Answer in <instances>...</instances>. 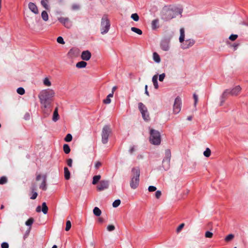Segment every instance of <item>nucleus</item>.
Instances as JSON below:
<instances>
[{
    "instance_id": "nucleus-1",
    "label": "nucleus",
    "mask_w": 248,
    "mask_h": 248,
    "mask_svg": "<svg viewBox=\"0 0 248 248\" xmlns=\"http://www.w3.org/2000/svg\"><path fill=\"white\" fill-rule=\"evenodd\" d=\"M48 20V16H27L26 21L29 27L35 31L43 29L46 25V22Z\"/></svg>"
},
{
    "instance_id": "nucleus-2",
    "label": "nucleus",
    "mask_w": 248,
    "mask_h": 248,
    "mask_svg": "<svg viewBox=\"0 0 248 248\" xmlns=\"http://www.w3.org/2000/svg\"><path fill=\"white\" fill-rule=\"evenodd\" d=\"M55 94L54 91L51 89L42 90L38 94V98L42 106L45 108H48L50 105Z\"/></svg>"
},
{
    "instance_id": "nucleus-3",
    "label": "nucleus",
    "mask_w": 248,
    "mask_h": 248,
    "mask_svg": "<svg viewBox=\"0 0 248 248\" xmlns=\"http://www.w3.org/2000/svg\"><path fill=\"white\" fill-rule=\"evenodd\" d=\"M140 170L139 167H134L132 169V176L130 183V187L136 189L139 185Z\"/></svg>"
},
{
    "instance_id": "nucleus-4",
    "label": "nucleus",
    "mask_w": 248,
    "mask_h": 248,
    "mask_svg": "<svg viewBox=\"0 0 248 248\" xmlns=\"http://www.w3.org/2000/svg\"><path fill=\"white\" fill-rule=\"evenodd\" d=\"M162 11L166 14L178 15L182 14L183 9L181 7L168 5L164 6L163 8Z\"/></svg>"
},
{
    "instance_id": "nucleus-5",
    "label": "nucleus",
    "mask_w": 248,
    "mask_h": 248,
    "mask_svg": "<svg viewBox=\"0 0 248 248\" xmlns=\"http://www.w3.org/2000/svg\"><path fill=\"white\" fill-rule=\"evenodd\" d=\"M150 142L156 145H158L161 142V136L160 133L155 129L150 130Z\"/></svg>"
},
{
    "instance_id": "nucleus-6",
    "label": "nucleus",
    "mask_w": 248,
    "mask_h": 248,
    "mask_svg": "<svg viewBox=\"0 0 248 248\" xmlns=\"http://www.w3.org/2000/svg\"><path fill=\"white\" fill-rule=\"evenodd\" d=\"M110 27V23L109 20L107 16H103L100 24L101 33L102 34L107 33Z\"/></svg>"
},
{
    "instance_id": "nucleus-7",
    "label": "nucleus",
    "mask_w": 248,
    "mask_h": 248,
    "mask_svg": "<svg viewBox=\"0 0 248 248\" xmlns=\"http://www.w3.org/2000/svg\"><path fill=\"white\" fill-rule=\"evenodd\" d=\"M171 153L169 149L165 150V156L162 161V167L165 170H168L170 167Z\"/></svg>"
},
{
    "instance_id": "nucleus-8",
    "label": "nucleus",
    "mask_w": 248,
    "mask_h": 248,
    "mask_svg": "<svg viewBox=\"0 0 248 248\" xmlns=\"http://www.w3.org/2000/svg\"><path fill=\"white\" fill-rule=\"evenodd\" d=\"M111 130L110 126L108 125H105L103 129L101 134L102 142L103 144H106L108 142V138Z\"/></svg>"
},
{
    "instance_id": "nucleus-9",
    "label": "nucleus",
    "mask_w": 248,
    "mask_h": 248,
    "mask_svg": "<svg viewBox=\"0 0 248 248\" xmlns=\"http://www.w3.org/2000/svg\"><path fill=\"white\" fill-rule=\"evenodd\" d=\"M58 20L66 28H70L73 25V21L67 16H60Z\"/></svg>"
},
{
    "instance_id": "nucleus-10",
    "label": "nucleus",
    "mask_w": 248,
    "mask_h": 248,
    "mask_svg": "<svg viewBox=\"0 0 248 248\" xmlns=\"http://www.w3.org/2000/svg\"><path fill=\"white\" fill-rule=\"evenodd\" d=\"M181 109V100L179 97H177L174 101L173 107V113L175 114L178 113Z\"/></svg>"
},
{
    "instance_id": "nucleus-11",
    "label": "nucleus",
    "mask_w": 248,
    "mask_h": 248,
    "mask_svg": "<svg viewBox=\"0 0 248 248\" xmlns=\"http://www.w3.org/2000/svg\"><path fill=\"white\" fill-rule=\"evenodd\" d=\"M195 43V41L192 39H189L184 41L181 44V47L183 49H187L192 46Z\"/></svg>"
},
{
    "instance_id": "nucleus-12",
    "label": "nucleus",
    "mask_w": 248,
    "mask_h": 248,
    "mask_svg": "<svg viewBox=\"0 0 248 248\" xmlns=\"http://www.w3.org/2000/svg\"><path fill=\"white\" fill-rule=\"evenodd\" d=\"M109 182L108 180H102L97 186V190L100 191L108 188Z\"/></svg>"
},
{
    "instance_id": "nucleus-13",
    "label": "nucleus",
    "mask_w": 248,
    "mask_h": 248,
    "mask_svg": "<svg viewBox=\"0 0 248 248\" xmlns=\"http://www.w3.org/2000/svg\"><path fill=\"white\" fill-rule=\"evenodd\" d=\"M228 90L230 95L232 96H237L241 92L242 88L239 85H237L232 89Z\"/></svg>"
},
{
    "instance_id": "nucleus-14",
    "label": "nucleus",
    "mask_w": 248,
    "mask_h": 248,
    "mask_svg": "<svg viewBox=\"0 0 248 248\" xmlns=\"http://www.w3.org/2000/svg\"><path fill=\"white\" fill-rule=\"evenodd\" d=\"M170 41L167 39H164L161 41L160 47L161 49L165 51H168L170 49Z\"/></svg>"
},
{
    "instance_id": "nucleus-15",
    "label": "nucleus",
    "mask_w": 248,
    "mask_h": 248,
    "mask_svg": "<svg viewBox=\"0 0 248 248\" xmlns=\"http://www.w3.org/2000/svg\"><path fill=\"white\" fill-rule=\"evenodd\" d=\"M80 53V50L78 48H71L68 53V55L70 57H77Z\"/></svg>"
},
{
    "instance_id": "nucleus-16",
    "label": "nucleus",
    "mask_w": 248,
    "mask_h": 248,
    "mask_svg": "<svg viewBox=\"0 0 248 248\" xmlns=\"http://www.w3.org/2000/svg\"><path fill=\"white\" fill-rule=\"evenodd\" d=\"M91 53L89 50L83 51L81 54V58L83 61H89L91 58Z\"/></svg>"
},
{
    "instance_id": "nucleus-17",
    "label": "nucleus",
    "mask_w": 248,
    "mask_h": 248,
    "mask_svg": "<svg viewBox=\"0 0 248 248\" xmlns=\"http://www.w3.org/2000/svg\"><path fill=\"white\" fill-rule=\"evenodd\" d=\"M228 95H230L229 93V90L227 89L224 91V92L220 96V106H222L223 105Z\"/></svg>"
},
{
    "instance_id": "nucleus-18",
    "label": "nucleus",
    "mask_w": 248,
    "mask_h": 248,
    "mask_svg": "<svg viewBox=\"0 0 248 248\" xmlns=\"http://www.w3.org/2000/svg\"><path fill=\"white\" fill-rule=\"evenodd\" d=\"M43 178V181L41 183V184L40 185L39 187L40 189H42L43 190H46L47 189V186H46V175H44L42 176Z\"/></svg>"
},
{
    "instance_id": "nucleus-19",
    "label": "nucleus",
    "mask_w": 248,
    "mask_h": 248,
    "mask_svg": "<svg viewBox=\"0 0 248 248\" xmlns=\"http://www.w3.org/2000/svg\"><path fill=\"white\" fill-rule=\"evenodd\" d=\"M36 185L35 184H33L31 187V189L32 192V195L31 197V199L32 200L35 199L38 195L37 193L35 191L36 190Z\"/></svg>"
},
{
    "instance_id": "nucleus-20",
    "label": "nucleus",
    "mask_w": 248,
    "mask_h": 248,
    "mask_svg": "<svg viewBox=\"0 0 248 248\" xmlns=\"http://www.w3.org/2000/svg\"><path fill=\"white\" fill-rule=\"evenodd\" d=\"M29 8L34 14H38V9L36 5L30 2L29 3Z\"/></svg>"
},
{
    "instance_id": "nucleus-21",
    "label": "nucleus",
    "mask_w": 248,
    "mask_h": 248,
    "mask_svg": "<svg viewBox=\"0 0 248 248\" xmlns=\"http://www.w3.org/2000/svg\"><path fill=\"white\" fill-rule=\"evenodd\" d=\"M151 27L153 30H155L159 27L158 19H155L152 21L151 23Z\"/></svg>"
},
{
    "instance_id": "nucleus-22",
    "label": "nucleus",
    "mask_w": 248,
    "mask_h": 248,
    "mask_svg": "<svg viewBox=\"0 0 248 248\" xmlns=\"http://www.w3.org/2000/svg\"><path fill=\"white\" fill-rule=\"evenodd\" d=\"M180 35L179 37V41L180 43H182L185 41V29L183 28H182L180 30Z\"/></svg>"
},
{
    "instance_id": "nucleus-23",
    "label": "nucleus",
    "mask_w": 248,
    "mask_h": 248,
    "mask_svg": "<svg viewBox=\"0 0 248 248\" xmlns=\"http://www.w3.org/2000/svg\"><path fill=\"white\" fill-rule=\"evenodd\" d=\"M138 108L140 113L146 112L147 110L146 107L141 102L138 104Z\"/></svg>"
},
{
    "instance_id": "nucleus-24",
    "label": "nucleus",
    "mask_w": 248,
    "mask_h": 248,
    "mask_svg": "<svg viewBox=\"0 0 248 248\" xmlns=\"http://www.w3.org/2000/svg\"><path fill=\"white\" fill-rule=\"evenodd\" d=\"M42 108H43V112L44 114V117H46L50 114V113L51 111V109L50 108V106H48V107L47 108H45L44 107H43L42 106Z\"/></svg>"
},
{
    "instance_id": "nucleus-25",
    "label": "nucleus",
    "mask_w": 248,
    "mask_h": 248,
    "mask_svg": "<svg viewBox=\"0 0 248 248\" xmlns=\"http://www.w3.org/2000/svg\"><path fill=\"white\" fill-rule=\"evenodd\" d=\"M59 118V115L58 114V108H56L53 112L52 120L54 122H56Z\"/></svg>"
},
{
    "instance_id": "nucleus-26",
    "label": "nucleus",
    "mask_w": 248,
    "mask_h": 248,
    "mask_svg": "<svg viewBox=\"0 0 248 248\" xmlns=\"http://www.w3.org/2000/svg\"><path fill=\"white\" fill-rule=\"evenodd\" d=\"M157 78L158 76L157 75H154L152 78V81L155 89H157L158 88V85L157 82Z\"/></svg>"
},
{
    "instance_id": "nucleus-27",
    "label": "nucleus",
    "mask_w": 248,
    "mask_h": 248,
    "mask_svg": "<svg viewBox=\"0 0 248 248\" xmlns=\"http://www.w3.org/2000/svg\"><path fill=\"white\" fill-rule=\"evenodd\" d=\"M87 64V63L86 62L82 61L77 62L76 64V67L78 68H85Z\"/></svg>"
},
{
    "instance_id": "nucleus-28",
    "label": "nucleus",
    "mask_w": 248,
    "mask_h": 248,
    "mask_svg": "<svg viewBox=\"0 0 248 248\" xmlns=\"http://www.w3.org/2000/svg\"><path fill=\"white\" fill-rule=\"evenodd\" d=\"M64 178L66 180H69L70 177V173L67 167L64 168Z\"/></svg>"
},
{
    "instance_id": "nucleus-29",
    "label": "nucleus",
    "mask_w": 248,
    "mask_h": 248,
    "mask_svg": "<svg viewBox=\"0 0 248 248\" xmlns=\"http://www.w3.org/2000/svg\"><path fill=\"white\" fill-rule=\"evenodd\" d=\"M93 213L95 216L99 217L101 214V211L98 207H95L93 210Z\"/></svg>"
},
{
    "instance_id": "nucleus-30",
    "label": "nucleus",
    "mask_w": 248,
    "mask_h": 248,
    "mask_svg": "<svg viewBox=\"0 0 248 248\" xmlns=\"http://www.w3.org/2000/svg\"><path fill=\"white\" fill-rule=\"evenodd\" d=\"M153 59L154 61L157 63H159L160 62V56L156 52H154Z\"/></svg>"
},
{
    "instance_id": "nucleus-31",
    "label": "nucleus",
    "mask_w": 248,
    "mask_h": 248,
    "mask_svg": "<svg viewBox=\"0 0 248 248\" xmlns=\"http://www.w3.org/2000/svg\"><path fill=\"white\" fill-rule=\"evenodd\" d=\"M43 84L45 86L47 87H50L51 86V82L49 80V78H45L43 79Z\"/></svg>"
},
{
    "instance_id": "nucleus-32",
    "label": "nucleus",
    "mask_w": 248,
    "mask_h": 248,
    "mask_svg": "<svg viewBox=\"0 0 248 248\" xmlns=\"http://www.w3.org/2000/svg\"><path fill=\"white\" fill-rule=\"evenodd\" d=\"M101 178V176L100 175H95L93 177V180L92 182V184L93 185H96L99 180Z\"/></svg>"
},
{
    "instance_id": "nucleus-33",
    "label": "nucleus",
    "mask_w": 248,
    "mask_h": 248,
    "mask_svg": "<svg viewBox=\"0 0 248 248\" xmlns=\"http://www.w3.org/2000/svg\"><path fill=\"white\" fill-rule=\"evenodd\" d=\"M141 113V115H142V117L143 118V119L145 120V121H148L149 120V113H148V110H147L146 112H143Z\"/></svg>"
},
{
    "instance_id": "nucleus-34",
    "label": "nucleus",
    "mask_w": 248,
    "mask_h": 248,
    "mask_svg": "<svg viewBox=\"0 0 248 248\" xmlns=\"http://www.w3.org/2000/svg\"><path fill=\"white\" fill-rule=\"evenodd\" d=\"M131 30L132 31H133L139 35H141L142 33V31L141 30H140V29L137 28L136 27H132L131 28Z\"/></svg>"
},
{
    "instance_id": "nucleus-35",
    "label": "nucleus",
    "mask_w": 248,
    "mask_h": 248,
    "mask_svg": "<svg viewBox=\"0 0 248 248\" xmlns=\"http://www.w3.org/2000/svg\"><path fill=\"white\" fill-rule=\"evenodd\" d=\"M63 149L64 153L66 154H69L70 152V148L68 144H65L63 145Z\"/></svg>"
},
{
    "instance_id": "nucleus-36",
    "label": "nucleus",
    "mask_w": 248,
    "mask_h": 248,
    "mask_svg": "<svg viewBox=\"0 0 248 248\" xmlns=\"http://www.w3.org/2000/svg\"><path fill=\"white\" fill-rule=\"evenodd\" d=\"M42 211L44 214H46L47 213L48 207L46 206V203L45 202L42 203Z\"/></svg>"
},
{
    "instance_id": "nucleus-37",
    "label": "nucleus",
    "mask_w": 248,
    "mask_h": 248,
    "mask_svg": "<svg viewBox=\"0 0 248 248\" xmlns=\"http://www.w3.org/2000/svg\"><path fill=\"white\" fill-rule=\"evenodd\" d=\"M234 237V235L233 234H230L228 235L225 238V241L226 242H229L232 240Z\"/></svg>"
},
{
    "instance_id": "nucleus-38",
    "label": "nucleus",
    "mask_w": 248,
    "mask_h": 248,
    "mask_svg": "<svg viewBox=\"0 0 248 248\" xmlns=\"http://www.w3.org/2000/svg\"><path fill=\"white\" fill-rule=\"evenodd\" d=\"M34 222V219L32 217L30 218L26 221L25 224L28 226H31Z\"/></svg>"
},
{
    "instance_id": "nucleus-39",
    "label": "nucleus",
    "mask_w": 248,
    "mask_h": 248,
    "mask_svg": "<svg viewBox=\"0 0 248 248\" xmlns=\"http://www.w3.org/2000/svg\"><path fill=\"white\" fill-rule=\"evenodd\" d=\"M203 155L205 157H209L211 155V150L209 148H207L203 152Z\"/></svg>"
},
{
    "instance_id": "nucleus-40",
    "label": "nucleus",
    "mask_w": 248,
    "mask_h": 248,
    "mask_svg": "<svg viewBox=\"0 0 248 248\" xmlns=\"http://www.w3.org/2000/svg\"><path fill=\"white\" fill-rule=\"evenodd\" d=\"M72 140V136L70 134H68L64 138V140L66 142H70Z\"/></svg>"
},
{
    "instance_id": "nucleus-41",
    "label": "nucleus",
    "mask_w": 248,
    "mask_h": 248,
    "mask_svg": "<svg viewBox=\"0 0 248 248\" xmlns=\"http://www.w3.org/2000/svg\"><path fill=\"white\" fill-rule=\"evenodd\" d=\"M7 182V179L5 176H2L0 178V185H3Z\"/></svg>"
},
{
    "instance_id": "nucleus-42",
    "label": "nucleus",
    "mask_w": 248,
    "mask_h": 248,
    "mask_svg": "<svg viewBox=\"0 0 248 248\" xmlns=\"http://www.w3.org/2000/svg\"><path fill=\"white\" fill-rule=\"evenodd\" d=\"M121 203V201L120 200H116L112 203L113 207H117Z\"/></svg>"
},
{
    "instance_id": "nucleus-43",
    "label": "nucleus",
    "mask_w": 248,
    "mask_h": 248,
    "mask_svg": "<svg viewBox=\"0 0 248 248\" xmlns=\"http://www.w3.org/2000/svg\"><path fill=\"white\" fill-rule=\"evenodd\" d=\"M71 227V223L70 220H67L66 223L65 231H68Z\"/></svg>"
},
{
    "instance_id": "nucleus-44",
    "label": "nucleus",
    "mask_w": 248,
    "mask_h": 248,
    "mask_svg": "<svg viewBox=\"0 0 248 248\" xmlns=\"http://www.w3.org/2000/svg\"><path fill=\"white\" fill-rule=\"evenodd\" d=\"M17 93L20 95H23L25 93V90L22 87H19L17 89Z\"/></svg>"
},
{
    "instance_id": "nucleus-45",
    "label": "nucleus",
    "mask_w": 248,
    "mask_h": 248,
    "mask_svg": "<svg viewBox=\"0 0 248 248\" xmlns=\"http://www.w3.org/2000/svg\"><path fill=\"white\" fill-rule=\"evenodd\" d=\"M57 41L58 43L63 45L65 44V42L63 40V39L62 37L59 36L57 39Z\"/></svg>"
},
{
    "instance_id": "nucleus-46",
    "label": "nucleus",
    "mask_w": 248,
    "mask_h": 248,
    "mask_svg": "<svg viewBox=\"0 0 248 248\" xmlns=\"http://www.w3.org/2000/svg\"><path fill=\"white\" fill-rule=\"evenodd\" d=\"M115 227L113 225H109L107 226V229L108 232H111L115 230Z\"/></svg>"
},
{
    "instance_id": "nucleus-47",
    "label": "nucleus",
    "mask_w": 248,
    "mask_h": 248,
    "mask_svg": "<svg viewBox=\"0 0 248 248\" xmlns=\"http://www.w3.org/2000/svg\"><path fill=\"white\" fill-rule=\"evenodd\" d=\"M213 236V233L209 231L205 232V236L206 238H212Z\"/></svg>"
},
{
    "instance_id": "nucleus-48",
    "label": "nucleus",
    "mask_w": 248,
    "mask_h": 248,
    "mask_svg": "<svg viewBox=\"0 0 248 248\" xmlns=\"http://www.w3.org/2000/svg\"><path fill=\"white\" fill-rule=\"evenodd\" d=\"M184 226H185L184 223L181 224L176 229L177 233L180 232V231L182 230V229L184 228Z\"/></svg>"
},
{
    "instance_id": "nucleus-49",
    "label": "nucleus",
    "mask_w": 248,
    "mask_h": 248,
    "mask_svg": "<svg viewBox=\"0 0 248 248\" xmlns=\"http://www.w3.org/2000/svg\"><path fill=\"white\" fill-rule=\"evenodd\" d=\"M47 1H46V0H42L41 2V4L46 9H48V6H47Z\"/></svg>"
},
{
    "instance_id": "nucleus-50",
    "label": "nucleus",
    "mask_w": 248,
    "mask_h": 248,
    "mask_svg": "<svg viewBox=\"0 0 248 248\" xmlns=\"http://www.w3.org/2000/svg\"><path fill=\"white\" fill-rule=\"evenodd\" d=\"M238 37V35L236 34H232L229 37V39L231 41L235 40Z\"/></svg>"
},
{
    "instance_id": "nucleus-51",
    "label": "nucleus",
    "mask_w": 248,
    "mask_h": 248,
    "mask_svg": "<svg viewBox=\"0 0 248 248\" xmlns=\"http://www.w3.org/2000/svg\"><path fill=\"white\" fill-rule=\"evenodd\" d=\"M156 190V187L155 186H150L148 187V190L150 192H154Z\"/></svg>"
},
{
    "instance_id": "nucleus-52",
    "label": "nucleus",
    "mask_w": 248,
    "mask_h": 248,
    "mask_svg": "<svg viewBox=\"0 0 248 248\" xmlns=\"http://www.w3.org/2000/svg\"><path fill=\"white\" fill-rule=\"evenodd\" d=\"M161 194H162L161 191L160 190H157L156 191V192L155 193V197L157 199H159L161 197Z\"/></svg>"
},
{
    "instance_id": "nucleus-53",
    "label": "nucleus",
    "mask_w": 248,
    "mask_h": 248,
    "mask_svg": "<svg viewBox=\"0 0 248 248\" xmlns=\"http://www.w3.org/2000/svg\"><path fill=\"white\" fill-rule=\"evenodd\" d=\"M103 102L105 104H108L111 102V99L108 97H107L106 99L103 100Z\"/></svg>"
},
{
    "instance_id": "nucleus-54",
    "label": "nucleus",
    "mask_w": 248,
    "mask_h": 248,
    "mask_svg": "<svg viewBox=\"0 0 248 248\" xmlns=\"http://www.w3.org/2000/svg\"><path fill=\"white\" fill-rule=\"evenodd\" d=\"M165 77V73H163L161 75H159V80L160 81H163L164 78Z\"/></svg>"
},
{
    "instance_id": "nucleus-55",
    "label": "nucleus",
    "mask_w": 248,
    "mask_h": 248,
    "mask_svg": "<svg viewBox=\"0 0 248 248\" xmlns=\"http://www.w3.org/2000/svg\"><path fill=\"white\" fill-rule=\"evenodd\" d=\"M193 98L194 99V105H195V106H196V104L198 102V95L197 94H196L195 93H194L193 94Z\"/></svg>"
},
{
    "instance_id": "nucleus-56",
    "label": "nucleus",
    "mask_w": 248,
    "mask_h": 248,
    "mask_svg": "<svg viewBox=\"0 0 248 248\" xmlns=\"http://www.w3.org/2000/svg\"><path fill=\"white\" fill-rule=\"evenodd\" d=\"M72 162H73V160L71 158H69L67 160V165L70 167H71L72 166Z\"/></svg>"
},
{
    "instance_id": "nucleus-57",
    "label": "nucleus",
    "mask_w": 248,
    "mask_h": 248,
    "mask_svg": "<svg viewBox=\"0 0 248 248\" xmlns=\"http://www.w3.org/2000/svg\"><path fill=\"white\" fill-rule=\"evenodd\" d=\"M79 6L78 4H75L72 6V9L73 10H77L79 9Z\"/></svg>"
},
{
    "instance_id": "nucleus-58",
    "label": "nucleus",
    "mask_w": 248,
    "mask_h": 248,
    "mask_svg": "<svg viewBox=\"0 0 248 248\" xmlns=\"http://www.w3.org/2000/svg\"><path fill=\"white\" fill-rule=\"evenodd\" d=\"M1 248H9V245L6 242H3L1 244Z\"/></svg>"
},
{
    "instance_id": "nucleus-59",
    "label": "nucleus",
    "mask_w": 248,
    "mask_h": 248,
    "mask_svg": "<svg viewBox=\"0 0 248 248\" xmlns=\"http://www.w3.org/2000/svg\"><path fill=\"white\" fill-rule=\"evenodd\" d=\"M102 164L100 162L97 161L95 164V168L96 169H98L101 166Z\"/></svg>"
},
{
    "instance_id": "nucleus-60",
    "label": "nucleus",
    "mask_w": 248,
    "mask_h": 248,
    "mask_svg": "<svg viewBox=\"0 0 248 248\" xmlns=\"http://www.w3.org/2000/svg\"><path fill=\"white\" fill-rule=\"evenodd\" d=\"M129 153L132 154H133V153L135 151V147L134 146H132L130 148V149H129Z\"/></svg>"
},
{
    "instance_id": "nucleus-61",
    "label": "nucleus",
    "mask_w": 248,
    "mask_h": 248,
    "mask_svg": "<svg viewBox=\"0 0 248 248\" xmlns=\"http://www.w3.org/2000/svg\"><path fill=\"white\" fill-rule=\"evenodd\" d=\"M131 17L135 21H138L139 20V16H131Z\"/></svg>"
},
{
    "instance_id": "nucleus-62",
    "label": "nucleus",
    "mask_w": 248,
    "mask_h": 248,
    "mask_svg": "<svg viewBox=\"0 0 248 248\" xmlns=\"http://www.w3.org/2000/svg\"><path fill=\"white\" fill-rule=\"evenodd\" d=\"M41 174H38V175L36 176V180L37 181H39V180L41 179Z\"/></svg>"
},
{
    "instance_id": "nucleus-63",
    "label": "nucleus",
    "mask_w": 248,
    "mask_h": 248,
    "mask_svg": "<svg viewBox=\"0 0 248 248\" xmlns=\"http://www.w3.org/2000/svg\"><path fill=\"white\" fill-rule=\"evenodd\" d=\"M41 211V207L40 206H38L37 207L36 209V211L37 212H40Z\"/></svg>"
},
{
    "instance_id": "nucleus-64",
    "label": "nucleus",
    "mask_w": 248,
    "mask_h": 248,
    "mask_svg": "<svg viewBox=\"0 0 248 248\" xmlns=\"http://www.w3.org/2000/svg\"><path fill=\"white\" fill-rule=\"evenodd\" d=\"M41 16H48L47 13L46 11H43L42 12Z\"/></svg>"
}]
</instances>
